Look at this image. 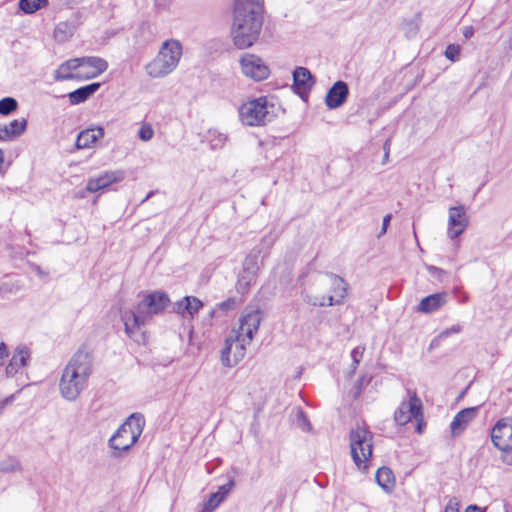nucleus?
Here are the masks:
<instances>
[{
    "mask_svg": "<svg viewBox=\"0 0 512 512\" xmlns=\"http://www.w3.org/2000/svg\"><path fill=\"white\" fill-rule=\"evenodd\" d=\"M376 481L378 485L386 492L392 491L395 485L393 472L388 467H381L377 470Z\"/></svg>",
    "mask_w": 512,
    "mask_h": 512,
    "instance_id": "nucleus-27",
    "label": "nucleus"
},
{
    "mask_svg": "<svg viewBox=\"0 0 512 512\" xmlns=\"http://www.w3.org/2000/svg\"><path fill=\"white\" fill-rule=\"evenodd\" d=\"M168 295L164 292H154L145 296L134 310L122 313L126 334L136 342L144 339L142 327L154 316L165 310L169 305Z\"/></svg>",
    "mask_w": 512,
    "mask_h": 512,
    "instance_id": "nucleus-3",
    "label": "nucleus"
},
{
    "mask_svg": "<svg viewBox=\"0 0 512 512\" xmlns=\"http://www.w3.org/2000/svg\"><path fill=\"white\" fill-rule=\"evenodd\" d=\"M477 407H469L459 411L453 418L450 429L454 437L461 435L468 427L469 423L477 416Z\"/></svg>",
    "mask_w": 512,
    "mask_h": 512,
    "instance_id": "nucleus-19",
    "label": "nucleus"
},
{
    "mask_svg": "<svg viewBox=\"0 0 512 512\" xmlns=\"http://www.w3.org/2000/svg\"><path fill=\"white\" fill-rule=\"evenodd\" d=\"M30 350L27 346L20 344L16 347L9 364L6 366V374L8 376L15 375L19 369L25 367L30 359Z\"/></svg>",
    "mask_w": 512,
    "mask_h": 512,
    "instance_id": "nucleus-21",
    "label": "nucleus"
},
{
    "mask_svg": "<svg viewBox=\"0 0 512 512\" xmlns=\"http://www.w3.org/2000/svg\"><path fill=\"white\" fill-rule=\"evenodd\" d=\"M469 224V217L463 205L452 206L448 210L447 235L450 239L460 236Z\"/></svg>",
    "mask_w": 512,
    "mask_h": 512,
    "instance_id": "nucleus-13",
    "label": "nucleus"
},
{
    "mask_svg": "<svg viewBox=\"0 0 512 512\" xmlns=\"http://www.w3.org/2000/svg\"><path fill=\"white\" fill-rule=\"evenodd\" d=\"M81 69L79 64V58H72L63 62L54 72V79L56 81H63L74 78H83L75 73L76 70Z\"/></svg>",
    "mask_w": 512,
    "mask_h": 512,
    "instance_id": "nucleus-23",
    "label": "nucleus"
},
{
    "mask_svg": "<svg viewBox=\"0 0 512 512\" xmlns=\"http://www.w3.org/2000/svg\"><path fill=\"white\" fill-rule=\"evenodd\" d=\"M348 94V84L339 80L328 90L325 97V104L330 109H336L346 102Z\"/></svg>",
    "mask_w": 512,
    "mask_h": 512,
    "instance_id": "nucleus-18",
    "label": "nucleus"
},
{
    "mask_svg": "<svg viewBox=\"0 0 512 512\" xmlns=\"http://www.w3.org/2000/svg\"><path fill=\"white\" fill-rule=\"evenodd\" d=\"M261 312L258 309H245L239 318V324L231 334L240 338L244 343L251 344L261 323Z\"/></svg>",
    "mask_w": 512,
    "mask_h": 512,
    "instance_id": "nucleus-10",
    "label": "nucleus"
},
{
    "mask_svg": "<svg viewBox=\"0 0 512 512\" xmlns=\"http://www.w3.org/2000/svg\"><path fill=\"white\" fill-rule=\"evenodd\" d=\"M46 3L47 0H20L19 7L23 12L31 14L42 8Z\"/></svg>",
    "mask_w": 512,
    "mask_h": 512,
    "instance_id": "nucleus-29",
    "label": "nucleus"
},
{
    "mask_svg": "<svg viewBox=\"0 0 512 512\" xmlns=\"http://www.w3.org/2000/svg\"><path fill=\"white\" fill-rule=\"evenodd\" d=\"M8 355L5 343H0V363Z\"/></svg>",
    "mask_w": 512,
    "mask_h": 512,
    "instance_id": "nucleus-46",
    "label": "nucleus"
},
{
    "mask_svg": "<svg viewBox=\"0 0 512 512\" xmlns=\"http://www.w3.org/2000/svg\"><path fill=\"white\" fill-rule=\"evenodd\" d=\"M248 343H244L240 338L231 334L226 340L221 351V362L226 367H233L244 359L246 347Z\"/></svg>",
    "mask_w": 512,
    "mask_h": 512,
    "instance_id": "nucleus-12",
    "label": "nucleus"
},
{
    "mask_svg": "<svg viewBox=\"0 0 512 512\" xmlns=\"http://www.w3.org/2000/svg\"><path fill=\"white\" fill-rule=\"evenodd\" d=\"M264 21V0H234L230 37L238 49L252 47L259 39Z\"/></svg>",
    "mask_w": 512,
    "mask_h": 512,
    "instance_id": "nucleus-1",
    "label": "nucleus"
},
{
    "mask_svg": "<svg viewBox=\"0 0 512 512\" xmlns=\"http://www.w3.org/2000/svg\"><path fill=\"white\" fill-rule=\"evenodd\" d=\"M434 343H435V340H432L430 343V346H433Z\"/></svg>",
    "mask_w": 512,
    "mask_h": 512,
    "instance_id": "nucleus-53",
    "label": "nucleus"
},
{
    "mask_svg": "<svg viewBox=\"0 0 512 512\" xmlns=\"http://www.w3.org/2000/svg\"><path fill=\"white\" fill-rule=\"evenodd\" d=\"M35 271L37 272L38 275H44V272L42 271V269L39 266H37L35 268Z\"/></svg>",
    "mask_w": 512,
    "mask_h": 512,
    "instance_id": "nucleus-49",
    "label": "nucleus"
},
{
    "mask_svg": "<svg viewBox=\"0 0 512 512\" xmlns=\"http://www.w3.org/2000/svg\"><path fill=\"white\" fill-rule=\"evenodd\" d=\"M20 469L19 460L15 457H7L0 462V471L5 473L15 472Z\"/></svg>",
    "mask_w": 512,
    "mask_h": 512,
    "instance_id": "nucleus-30",
    "label": "nucleus"
},
{
    "mask_svg": "<svg viewBox=\"0 0 512 512\" xmlns=\"http://www.w3.org/2000/svg\"><path fill=\"white\" fill-rule=\"evenodd\" d=\"M503 452L502 460L508 465H512V447L507 449H500Z\"/></svg>",
    "mask_w": 512,
    "mask_h": 512,
    "instance_id": "nucleus-42",
    "label": "nucleus"
},
{
    "mask_svg": "<svg viewBox=\"0 0 512 512\" xmlns=\"http://www.w3.org/2000/svg\"><path fill=\"white\" fill-rule=\"evenodd\" d=\"M298 417H299V420L302 421V428H303V430H308L309 427H310V424H309L308 419L303 414V412L300 411L299 414H298Z\"/></svg>",
    "mask_w": 512,
    "mask_h": 512,
    "instance_id": "nucleus-45",
    "label": "nucleus"
},
{
    "mask_svg": "<svg viewBox=\"0 0 512 512\" xmlns=\"http://www.w3.org/2000/svg\"><path fill=\"white\" fill-rule=\"evenodd\" d=\"M241 72L254 81H262L270 74L267 64L257 55L245 53L239 60Z\"/></svg>",
    "mask_w": 512,
    "mask_h": 512,
    "instance_id": "nucleus-11",
    "label": "nucleus"
},
{
    "mask_svg": "<svg viewBox=\"0 0 512 512\" xmlns=\"http://www.w3.org/2000/svg\"><path fill=\"white\" fill-rule=\"evenodd\" d=\"M183 55L182 44L176 39L164 41L157 55L145 66L151 78H164L178 66Z\"/></svg>",
    "mask_w": 512,
    "mask_h": 512,
    "instance_id": "nucleus-4",
    "label": "nucleus"
},
{
    "mask_svg": "<svg viewBox=\"0 0 512 512\" xmlns=\"http://www.w3.org/2000/svg\"><path fill=\"white\" fill-rule=\"evenodd\" d=\"M321 286L327 287L330 294L319 297L304 294L303 300L309 305L318 307L335 306L344 303L349 285L342 277L334 273H327L325 278L321 280Z\"/></svg>",
    "mask_w": 512,
    "mask_h": 512,
    "instance_id": "nucleus-7",
    "label": "nucleus"
},
{
    "mask_svg": "<svg viewBox=\"0 0 512 512\" xmlns=\"http://www.w3.org/2000/svg\"><path fill=\"white\" fill-rule=\"evenodd\" d=\"M258 271V255L256 253H250L244 259L243 268L238 277V291L243 293L250 287L251 284L255 283Z\"/></svg>",
    "mask_w": 512,
    "mask_h": 512,
    "instance_id": "nucleus-14",
    "label": "nucleus"
},
{
    "mask_svg": "<svg viewBox=\"0 0 512 512\" xmlns=\"http://www.w3.org/2000/svg\"><path fill=\"white\" fill-rule=\"evenodd\" d=\"M7 128V132L11 139L19 137L22 135L27 128V121L25 118L15 119L11 121L9 124L5 125Z\"/></svg>",
    "mask_w": 512,
    "mask_h": 512,
    "instance_id": "nucleus-28",
    "label": "nucleus"
},
{
    "mask_svg": "<svg viewBox=\"0 0 512 512\" xmlns=\"http://www.w3.org/2000/svg\"><path fill=\"white\" fill-rule=\"evenodd\" d=\"M491 440L498 449L512 448V420L500 419L492 428Z\"/></svg>",
    "mask_w": 512,
    "mask_h": 512,
    "instance_id": "nucleus-15",
    "label": "nucleus"
},
{
    "mask_svg": "<svg viewBox=\"0 0 512 512\" xmlns=\"http://www.w3.org/2000/svg\"><path fill=\"white\" fill-rule=\"evenodd\" d=\"M219 309L223 311L233 310L236 307V300L233 298H229L218 305Z\"/></svg>",
    "mask_w": 512,
    "mask_h": 512,
    "instance_id": "nucleus-39",
    "label": "nucleus"
},
{
    "mask_svg": "<svg viewBox=\"0 0 512 512\" xmlns=\"http://www.w3.org/2000/svg\"><path fill=\"white\" fill-rule=\"evenodd\" d=\"M138 136L144 142L150 141L154 136L152 125L146 122L143 123L139 129Z\"/></svg>",
    "mask_w": 512,
    "mask_h": 512,
    "instance_id": "nucleus-34",
    "label": "nucleus"
},
{
    "mask_svg": "<svg viewBox=\"0 0 512 512\" xmlns=\"http://www.w3.org/2000/svg\"><path fill=\"white\" fill-rule=\"evenodd\" d=\"M18 107V103L16 99L12 97H5L0 100V114L1 115H9L13 111H15Z\"/></svg>",
    "mask_w": 512,
    "mask_h": 512,
    "instance_id": "nucleus-31",
    "label": "nucleus"
},
{
    "mask_svg": "<svg viewBox=\"0 0 512 512\" xmlns=\"http://www.w3.org/2000/svg\"><path fill=\"white\" fill-rule=\"evenodd\" d=\"M474 34V31H473V28L472 27H466L463 31V36L468 39V38H471Z\"/></svg>",
    "mask_w": 512,
    "mask_h": 512,
    "instance_id": "nucleus-47",
    "label": "nucleus"
},
{
    "mask_svg": "<svg viewBox=\"0 0 512 512\" xmlns=\"http://www.w3.org/2000/svg\"><path fill=\"white\" fill-rule=\"evenodd\" d=\"M227 141V135L223 133H217V135L211 139V146L213 148H221Z\"/></svg>",
    "mask_w": 512,
    "mask_h": 512,
    "instance_id": "nucleus-38",
    "label": "nucleus"
},
{
    "mask_svg": "<svg viewBox=\"0 0 512 512\" xmlns=\"http://www.w3.org/2000/svg\"><path fill=\"white\" fill-rule=\"evenodd\" d=\"M434 343H435V340H432L430 343V346H433Z\"/></svg>",
    "mask_w": 512,
    "mask_h": 512,
    "instance_id": "nucleus-52",
    "label": "nucleus"
},
{
    "mask_svg": "<svg viewBox=\"0 0 512 512\" xmlns=\"http://www.w3.org/2000/svg\"><path fill=\"white\" fill-rule=\"evenodd\" d=\"M434 343H435V340H432L430 343V346H433Z\"/></svg>",
    "mask_w": 512,
    "mask_h": 512,
    "instance_id": "nucleus-51",
    "label": "nucleus"
},
{
    "mask_svg": "<svg viewBox=\"0 0 512 512\" xmlns=\"http://www.w3.org/2000/svg\"><path fill=\"white\" fill-rule=\"evenodd\" d=\"M408 400L401 402L399 407L394 413V419L397 424L405 425L412 419L417 421V431H422V420H423V407L422 401L417 396L416 392L408 390Z\"/></svg>",
    "mask_w": 512,
    "mask_h": 512,
    "instance_id": "nucleus-9",
    "label": "nucleus"
},
{
    "mask_svg": "<svg viewBox=\"0 0 512 512\" xmlns=\"http://www.w3.org/2000/svg\"><path fill=\"white\" fill-rule=\"evenodd\" d=\"M369 379L367 380L365 377H362L360 380H359V385L362 386L364 384V382H368Z\"/></svg>",
    "mask_w": 512,
    "mask_h": 512,
    "instance_id": "nucleus-50",
    "label": "nucleus"
},
{
    "mask_svg": "<svg viewBox=\"0 0 512 512\" xmlns=\"http://www.w3.org/2000/svg\"><path fill=\"white\" fill-rule=\"evenodd\" d=\"M100 87L99 83H91L89 85L80 87L68 94V99L72 105L80 104L86 101L92 94H94Z\"/></svg>",
    "mask_w": 512,
    "mask_h": 512,
    "instance_id": "nucleus-26",
    "label": "nucleus"
},
{
    "mask_svg": "<svg viewBox=\"0 0 512 512\" xmlns=\"http://www.w3.org/2000/svg\"><path fill=\"white\" fill-rule=\"evenodd\" d=\"M239 120L245 126L259 127L271 122L275 117L272 99L261 96L243 103L239 109Z\"/></svg>",
    "mask_w": 512,
    "mask_h": 512,
    "instance_id": "nucleus-5",
    "label": "nucleus"
},
{
    "mask_svg": "<svg viewBox=\"0 0 512 512\" xmlns=\"http://www.w3.org/2000/svg\"><path fill=\"white\" fill-rule=\"evenodd\" d=\"M104 135L102 127L90 128L83 130L79 133L76 140V147L78 149H85L91 147L98 139Z\"/></svg>",
    "mask_w": 512,
    "mask_h": 512,
    "instance_id": "nucleus-25",
    "label": "nucleus"
},
{
    "mask_svg": "<svg viewBox=\"0 0 512 512\" xmlns=\"http://www.w3.org/2000/svg\"><path fill=\"white\" fill-rule=\"evenodd\" d=\"M365 351L364 346H357L351 351L352 365L351 374H354L358 364L360 363Z\"/></svg>",
    "mask_w": 512,
    "mask_h": 512,
    "instance_id": "nucleus-33",
    "label": "nucleus"
},
{
    "mask_svg": "<svg viewBox=\"0 0 512 512\" xmlns=\"http://www.w3.org/2000/svg\"><path fill=\"white\" fill-rule=\"evenodd\" d=\"M446 302L447 294L445 292L431 294L420 301L418 311L426 314L432 313L444 306Z\"/></svg>",
    "mask_w": 512,
    "mask_h": 512,
    "instance_id": "nucleus-24",
    "label": "nucleus"
},
{
    "mask_svg": "<svg viewBox=\"0 0 512 512\" xmlns=\"http://www.w3.org/2000/svg\"><path fill=\"white\" fill-rule=\"evenodd\" d=\"M315 80L311 72L305 67H297L293 72V86L299 95L307 94L313 87Z\"/></svg>",
    "mask_w": 512,
    "mask_h": 512,
    "instance_id": "nucleus-20",
    "label": "nucleus"
},
{
    "mask_svg": "<svg viewBox=\"0 0 512 512\" xmlns=\"http://www.w3.org/2000/svg\"><path fill=\"white\" fill-rule=\"evenodd\" d=\"M350 452L352 459L359 470L367 471L372 451L373 436L365 426L358 425L350 431Z\"/></svg>",
    "mask_w": 512,
    "mask_h": 512,
    "instance_id": "nucleus-8",
    "label": "nucleus"
},
{
    "mask_svg": "<svg viewBox=\"0 0 512 512\" xmlns=\"http://www.w3.org/2000/svg\"><path fill=\"white\" fill-rule=\"evenodd\" d=\"M223 501L217 495L212 493L206 500L199 512H213Z\"/></svg>",
    "mask_w": 512,
    "mask_h": 512,
    "instance_id": "nucleus-32",
    "label": "nucleus"
},
{
    "mask_svg": "<svg viewBox=\"0 0 512 512\" xmlns=\"http://www.w3.org/2000/svg\"><path fill=\"white\" fill-rule=\"evenodd\" d=\"M203 307L202 301L194 296H185L174 304V311L182 317H194Z\"/></svg>",
    "mask_w": 512,
    "mask_h": 512,
    "instance_id": "nucleus-22",
    "label": "nucleus"
},
{
    "mask_svg": "<svg viewBox=\"0 0 512 512\" xmlns=\"http://www.w3.org/2000/svg\"><path fill=\"white\" fill-rule=\"evenodd\" d=\"M462 330H463V327L460 324H455V325H453V326L443 330L438 335V339L439 340L445 339V338L449 337L452 334H458V333L462 332Z\"/></svg>",
    "mask_w": 512,
    "mask_h": 512,
    "instance_id": "nucleus-37",
    "label": "nucleus"
},
{
    "mask_svg": "<svg viewBox=\"0 0 512 512\" xmlns=\"http://www.w3.org/2000/svg\"><path fill=\"white\" fill-rule=\"evenodd\" d=\"M124 178L122 171H106L87 181L86 190L95 193Z\"/></svg>",
    "mask_w": 512,
    "mask_h": 512,
    "instance_id": "nucleus-17",
    "label": "nucleus"
},
{
    "mask_svg": "<svg viewBox=\"0 0 512 512\" xmlns=\"http://www.w3.org/2000/svg\"><path fill=\"white\" fill-rule=\"evenodd\" d=\"M7 128L5 127V125L3 126H0V141H8V140H11L8 132H7Z\"/></svg>",
    "mask_w": 512,
    "mask_h": 512,
    "instance_id": "nucleus-43",
    "label": "nucleus"
},
{
    "mask_svg": "<svg viewBox=\"0 0 512 512\" xmlns=\"http://www.w3.org/2000/svg\"><path fill=\"white\" fill-rule=\"evenodd\" d=\"M143 427V417L138 414H132L109 439L112 456L120 457L123 452L129 451L140 437Z\"/></svg>",
    "mask_w": 512,
    "mask_h": 512,
    "instance_id": "nucleus-6",
    "label": "nucleus"
},
{
    "mask_svg": "<svg viewBox=\"0 0 512 512\" xmlns=\"http://www.w3.org/2000/svg\"><path fill=\"white\" fill-rule=\"evenodd\" d=\"M93 367L92 349L87 345L80 346L63 369L59 381V391L65 400L76 401L87 389Z\"/></svg>",
    "mask_w": 512,
    "mask_h": 512,
    "instance_id": "nucleus-2",
    "label": "nucleus"
},
{
    "mask_svg": "<svg viewBox=\"0 0 512 512\" xmlns=\"http://www.w3.org/2000/svg\"><path fill=\"white\" fill-rule=\"evenodd\" d=\"M80 71L78 76H83L86 79H92L108 68V63L105 59L95 56L79 57Z\"/></svg>",
    "mask_w": 512,
    "mask_h": 512,
    "instance_id": "nucleus-16",
    "label": "nucleus"
},
{
    "mask_svg": "<svg viewBox=\"0 0 512 512\" xmlns=\"http://www.w3.org/2000/svg\"><path fill=\"white\" fill-rule=\"evenodd\" d=\"M444 512H459V503L456 498H452L448 501Z\"/></svg>",
    "mask_w": 512,
    "mask_h": 512,
    "instance_id": "nucleus-40",
    "label": "nucleus"
},
{
    "mask_svg": "<svg viewBox=\"0 0 512 512\" xmlns=\"http://www.w3.org/2000/svg\"><path fill=\"white\" fill-rule=\"evenodd\" d=\"M390 148H391V138H388L383 144V151H384V155H383V159H382L383 164H386L389 161Z\"/></svg>",
    "mask_w": 512,
    "mask_h": 512,
    "instance_id": "nucleus-41",
    "label": "nucleus"
},
{
    "mask_svg": "<svg viewBox=\"0 0 512 512\" xmlns=\"http://www.w3.org/2000/svg\"><path fill=\"white\" fill-rule=\"evenodd\" d=\"M464 512H481V509L477 505H469Z\"/></svg>",
    "mask_w": 512,
    "mask_h": 512,
    "instance_id": "nucleus-48",
    "label": "nucleus"
},
{
    "mask_svg": "<svg viewBox=\"0 0 512 512\" xmlns=\"http://www.w3.org/2000/svg\"><path fill=\"white\" fill-rule=\"evenodd\" d=\"M460 52H461V48L459 45L449 44L446 47L444 54L447 59H449L452 62H455L459 59Z\"/></svg>",
    "mask_w": 512,
    "mask_h": 512,
    "instance_id": "nucleus-36",
    "label": "nucleus"
},
{
    "mask_svg": "<svg viewBox=\"0 0 512 512\" xmlns=\"http://www.w3.org/2000/svg\"><path fill=\"white\" fill-rule=\"evenodd\" d=\"M390 220H391V215H390V214H387V215L383 218V222H382V229H381L380 236L386 233V231H387V227H388V225H389Z\"/></svg>",
    "mask_w": 512,
    "mask_h": 512,
    "instance_id": "nucleus-44",
    "label": "nucleus"
},
{
    "mask_svg": "<svg viewBox=\"0 0 512 512\" xmlns=\"http://www.w3.org/2000/svg\"><path fill=\"white\" fill-rule=\"evenodd\" d=\"M235 486V482L233 479H230L226 484L220 486L214 494L218 496L219 499L224 501V499L229 495L232 489Z\"/></svg>",
    "mask_w": 512,
    "mask_h": 512,
    "instance_id": "nucleus-35",
    "label": "nucleus"
}]
</instances>
